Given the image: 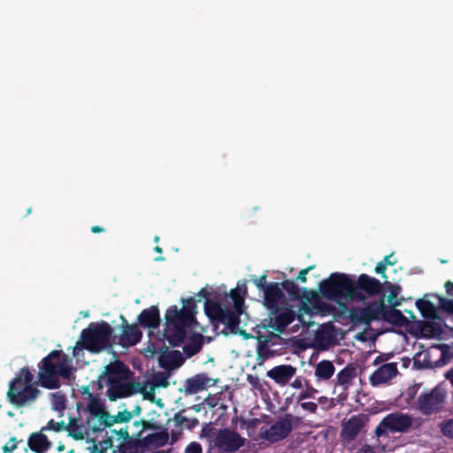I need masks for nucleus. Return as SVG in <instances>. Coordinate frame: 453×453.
<instances>
[{"label": "nucleus", "mask_w": 453, "mask_h": 453, "mask_svg": "<svg viewBox=\"0 0 453 453\" xmlns=\"http://www.w3.org/2000/svg\"><path fill=\"white\" fill-rule=\"evenodd\" d=\"M398 372L396 363H388L382 365L376 369L370 376V383L372 386H379L388 382L394 378Z\"/></svg>", "instance_id": "nucleus-21"}, {"label": "nucleus", "mask_w": 453, "mask_h": 453, "mask_svg": "<svg viewBox=\"0 0 453 453\" xmlns=\"http://www.w3.org/2000/svg\"><path fill=\"white\" fill-rule=\"evenodd\" d=\"M108 449L114 452V435L111 434L105 440L100 441L99 445L94 443L90 453H106Z\"/></svg>", "instance_id": "nucleus-36"}, {"label": "nucleus", "mask_w": 453, "mask_h": 453, "mask_svg": "<svg viewBox=\"0 0 453 453\" xmlns=\"http://www.w3.org/2000/svg\"><path fill=\"white\" fill-rule=\"evenodd\" d=\"M251 281L260 291L264 292V289L269 287V283L267 282V272H265L264 274L259 277L252 276Z\"/></svg>", "instance_id": "nucleus-45"}, {"label": "nucleus", "mask_w": 453, "mask_h": 453, "mask_svg": "<svg viewBox=\"0 0 453 453\" xmlns=\"http://www.w3.org/2000/svg\"><path fill=\"white\" fill-rule=\"evenodd\" d=\"M357 453H375V451L372 446L365 444L357 450Z\"/></svg>", "instance_id": "nucleus-60"}, {"label": "nucleus", "mask_w": 453, "mask_h": 453, "mask_svg": "<svg viewBox=\"0 0 453 453\" xmlns=\"http://www.w3.org/2000/svg\"><path fill=\"white\" fill-rule=\"evenodd\" d=\"M389 284V294L388 296V302L391 305V307H397L401 305V302L397 300V295L401 290V287L398 285Z\"/></svg>", "instance_id": "nucleus-42"}, {"label": "nucleus", "mask_w": 453, "mask_h": 453, "mask_svg": "<svg viewBox=\"0 0 453 453\" xmlns=\"http://www.w3.org/2000/svg\"><path fill=\"white\" fill-rule=\"evenodd\" d=\"M67 357L62 350H52L44 357L39 365V384L48 389L58 388L59 377L69 378L70 367L67 365Z\"/></svg>", "instance_id": "nucleus-2"}, {"label": "nucleus", "mask_w": 453, "mask_h": 453, "mask_svg": "<svg viewBox=\"0 0 453 453\" xmlns=\"http://www.w3.org/2000/svg\"><path fill=\"white\" fill-rule=\"evenodd\" d=\"M246 439L230 428H220L213 441V447L220 453H234L245 444Z\"/></svg>", "instance_id": "nucleus-12"}, {"label": "nucleus", "mask_w": 453, "mask_h": 453, "mask_svg": "<svg viewBox=\"0 0 453 453\" xmlns=\"http://www.w3.org/2000/svg\"><path fill=\"white\" fill-rule=\"evenodd\" d=\"M273 356V351L270 349L269 346H265L259 342H257V360L259 364L264 363L265 360Z\"/></svg>", "instance_id": "nucleus-38"}, {"label": "nucleus", "mask_w": 453, "mask_h": 453, "mask_svg": "<svg viewBox=\"0 0 453 453\" xmlns=\"http://www.w3.org/2000/svg\"><path fill=\"white\" fill-rule=\"evenodd\" d=\"M296 368L291 365H280L266 372L267 377L280 386H286L296 375Z\"/></svg>", "instance_id": "nucleus-20"}, {"label": "nucleus", "mask_w": 453, "mask_h": 453, "mask_svg": "<svg viewBox=\"0 0 453 453\" xmlns=\"http://www.w3.org/2000/svg\"><path fill=\"white\" fill-rule=\"evenodd\" d=\"M139 324L144 328L156 329L160 325V312L157 306L144 309L138 316Z\"/></svg>", "instance_id": "nucleus-25"}, {"label": "nucleus", "mask_w": 453, "mask_h": 453, "mask_svg": "<svg viewBox=\"0 0 453 453\" xmlns=\"http://www.w3.org/2000/svg\"><path fill=\"white\" fill-rule=\"evenodd\" d=\"M305 381L306 380L303 377L298 376L292 381L290 385L292 388L299 389L304 387Z\"/></svg>", "instance_id": "nucleus-58"}, {"label": "nucleus", "mask_w": 453, "mask_h": 453, "mask_svg": "<svg viewBox=\"0 0 453 453\" xmlns=\"http://www.w3.org/2000/svg\"><path fill=\"white\" fill-rule=\"evenodd\" d=\"M139 384L134 382H120L108 386L106 395L110 401H116L119 398L128 397L137 392Z\"/></svg>", "instance_id": "nucleus-22"}, {"label": "nucleus", "mask_w": 453, "mask_h": 453, "mask_svg": "<svg viewBox=\"0 0 453 453\" xmlns=\"http://www.w3.org/2000/svg\"><path fill=\"white\" fill-rule=\"evenodd\" d=\"M416 307L425 319H434L437 318L435 306L428 300L418 299Z\"/></svg>", "instance_id": "nucleus-34"}, {"label": "nucleus", "mask_w": 453, "mask_h": 453, "mask_svg": "<svg viewBox=\"0 0 453 453\" xmlns=\"http://www.w3.org/2000/svg\"><path fill=\"white\" fill-rule=\"evenodd\" d=\"M50 445L51 442L42 431L32 433L27 439V446L35 453H45Z\"/></svg>", "instance_id": "nucleus-26"}, {"label": "nucleus", "mask_w": 453, "mask_h": 453, "mask_svg": "<svg viewBox=\"0 0 453 453\" xmlns=\"http://www.w3.org/2000/svg\"><path fill=\"white\" fill-rule=\"evenodd\" d=\"M165 319L163 336L173 347L182 344L187 335V329L196 322L190 316L182 313L176 305H172L166 310Z\"/></svg>", "instance_id": "nucleus-5"}, {"label": "nucleus", "mask_w": 453, "mask_h": 453, "mask_svg": "<svg viewBox=\"0 0 453 453\" xmlns=\"http://www.w3.org/2000/svg\"><path fill=\"white\" fill-rule=\"evenodd\" d=\"M182 303L184 305L179 310L187 316H190L193 320L196 321L195 315L197 313V306L195 298L189 297L187 300L182 299Z\"/></svg>", "instance_id": "nucleus-37"}, {"label": "nucleus", "mask_w": 453, "mask_h": 453, "mask_svg": "<svg viewBox=\"0 0 453 453\" xmlns=\"http://www.w3.org/2000/svg\"><path fill=\"white\" fill-rule=\"evenodd\" d=\"M129 412L132 413V418L134 416H139L141 414V412H142V408H141L140 405H136L134 407V409L133 411H129Z\"/></svg>", "instance_id": "nucleus-63"}, {"label": "nucleus", "mask_w": 453, "mask_h": 453, "mask_svg": "<svg viewBox=\"0 0 453 453\" xmlns=\"http://www.w3.org/2000/svg\"><path fill=\"white\" fill-rule=\"evenodd\" d=\"M110 433L114 435V452L145 453L141 437H137L135 434L131 436L127 426L119 430L111 429Z\"/></svg>", "instance_id": "nucleus-13"}, {"label": "nucleus", "mask_w": 453, "mask_h": 453, "mask_svg": "<svg viewBox=\"0 0 453 453\" xmlns=\"http://www.w3.org/2000/svg\"><path fill=\"white\" fill-rule=\"evenodd\" d=\"M445 401L446 393L444 390L435 387L429 392L421 393L415 403L414 408L422 415L429 416L441 411Z\"/></svg>", "instance_id": "nucleus-9"}, {"label": "nucleus", "mask_w": 453, "mask_h": 453, "mask_svg": "<svg viewBox=\"0 0 453 453\" xmlns=\"http://www.w3.org/2000/svg\"><path fill=\"white\" fill-rule=\"evenodd\" d=\"M121 333L119 336L118 344L122 348L128 349L141 342L142 332L136 324H128L123 315H120Z\"/></svg>", "instance_id": "nucleus-16"}, {"label": "nucleus", "mask_w": 453, "mask_h": 453, "mask_svg": "<svg viewBox=\"0 0 453 453\" xmlns=\"http://www.w3.org/2000/svg\"><path fill=\"white\" fill-rule=\"evenodd\" d=\"M334 364L329 360H322L315 366V376L318 380H328L334 373Z\"/></svg>", "instance_id": "nucleus-31"}, {"label": "nucleus", "mask_w": 453, "mask_h": 453, "mask_svg": "<svg viewBox=\"0 0 453 453\" xmlns=\"http://www.w3.org/2000/svg\"><path fill=\"white\" fill-rule=\"evenodd\" d=\"M264 305L270 313L279 311L283 305H288V301L278 282H270L269 287L264 289Z\"/></svg>", "instance_id": "nucleus-15"}, {"label": "nucleus", "mask_w": 453, "mask_h": 453, "mask_svg": "<svg viewBox=\"0 0 453 453\" xmlns=\"http://www.w3.org/2000/svg\"><path fill=\"white\" fill-rule=\"evenodd\" d=\"M280 284V288H283L293 300L301 299V289L297 284L291 280H285Z\"/></svg>", "instance_id": "nucleus-35"}, {"label": "nucleus", "mask_w": 453, "mask_h": 453, "mask_svg": "<svg viewBox=\"0 0 453 453\" xmlns=\"http://www.w3.org/2000/svg\"><path fill=\"white\" fill-rule=\"evenodd\" d=\"M394 255V252H392L390 255L385 256L383 260L381 262L386 265H394L396 263V259L392 260V257Z\"/></svg>", "instance_id": "nucleus-59"}, {"label": "nucleus", "mask_w": 453, "mask_h": 453, "mask_svg": "<svg viewBox=\"0 0 453 453\" xmlns=\"http://www.w3.org/2000/svg\"><path fill=\"white\" fill-rule=\"evenodd\" d=\"M319 292L330 301L339 303L355 302V297L359 296L354 291V278L352 274L343 273H333L327 279L319 283Z\"/></svg>", "instance_id": "nucleus-4"}, {"label": "nucleus", "mask_w": 453, "mask_h": 453, "mask_svg": "<svg viewBox=\"0 0 453 453\" xmlns=\"http://www.w3.org/2000/svg\"><path fill=\"white\" fill-rule=\"evenodd\" d=\"M130 369L120 360L111 362L104 367V372L98 378V388H103V384L111 386L127 381L131 375Z\"/></svg>", "instance_id": "nucleus-14"}, {"label": "nucleus", "mask_w": 453, "mask_h": 453, "mask_svg": "<svg viewBox=\"0 0 453 453\" xmlns=\"http://www.w3.org/2000/svg\"><path fill=\"white\" fill-rule=\"evenodd\" d=\"M352 276L354 278V291L359 296L355 297V302L365 303L369 297L382 293L383 286L378 279L366 273H361L358 276L352 274Z\"/></svg>", "instance_id": "nucleus-11"}, {"label": "nucleus", "mask_w": 453, "mask_h": 453, "mask_svg": "<svg viewBox=\"0 0 453 453\" xmlns=\"http://www.w3.org/2000/svg\"><path fill=\"white\" fill-rule=\"evenodd\" d=\"M218 379L210 378L206 373H198L188 378L183 386V392L186 395L196 394L206 388L207 386H213Z\"/></svg>", "instance_id": "nucleus-18"}, {"label": "nucleus", "mask_w": 453, "mask_h": 453, "mask_svg": "<svg viewBox=\"0 0 453 453\" xmlns=\"http://www.w3.org/2000/svg\"><path fill=\"white\" fill-rule=\"evenodd\" d=\"M299 404H300V407L303 411H307L309 413H312V414L316 413L317 409H318V404L316 403H314V402H303V401H301L299 403Z\"/></svg>", "instance_id": "nucleus-52"}, {"label": "nucleus", "mask_w": 453, "mask_h": 453, "mask_svg": "<svg viewBox=\"0 0 453 453\" xmlns=\"http://www.w3.org/2000/svg\"><path fill=\"white\" fill-rule=\"evenodd\" d=\"M386 270H387V266L381 261L377 263L375 269H374L375 273L377 274L381 275L383 279H387Z\"/></svg>", "instance_id": "nucleus-57"}, {"label": "nucleus", "mask_w": 453, "mask_h": 453, "mask_svg": "<svg viewBox=\"0 0 453 453\" xmlns=\"http://www.w3.org/2000/svg\"><path fill=\"white\" fill-rule=\"evenodd\" d=\"M117 423H126L131 420L132 418V413H130L128 411H119L116 415Z\"/></svg>", "instance_id": "nucleus-55"}, {"label": "nucleus", "mask_w": 453, "mask_h": 453, "mask_svg": "<svg viewBox=\"0 0 453 453\" xmlns=\"http://www.w3.org/2000/svg\"><path fill=\"white\" fill-rule=\"evenodd\" d=\"M365 426L364 418L360 415H354L348 421L342 424L341 432L342 437L346 441H353Z\"/></svg>", "instance_id": "nucleus-23"}, {"label": "nucleus", "mask_w": 453, "mask_h": 453, "mask_svg": "<svg viewBox=\"0 0 453 453\" xmlns=\"http://www.w3.org/2000/svg\"><path fill=\"white\" fill-rule=\"evenodd\" d=\"M300 418L291 413L279 418L269 428L261 432V437L269 442H278L288 437L294 426H297Z\"/></svg>", "instance_id": "nucleus-10"}, {"label": "nucleus", "mask_w": 453, "mask_h": 453, "mask_svg": "<svg viewBox=\"0 0 453 453\" xmlns=\"http://www.w3.org/2000/svg\"><path fill=\"white\" fill-rule=\"evenodd\" d=\"M349 320L354 325L369 326L372 321L382 319L384 321L395 326H406L408 319L395 307L387 308L384 298L366 303L364 307H355L349 310Z\"/></svg>", "instance_id": "nucleus-1"}, {"label": "nucleus", "mask_w": 453, "mask_h": 453, "mask_svg": "<svg viewBox=\"0 0 453 453\" xmlns=\"http://www.w3.org/2000/svg\"><path fill=\"white\" fill-rule=\"evenodd\" d=\"M46 429L52 430L55 432H60V431L65 429V424L64 421L58 422V421H55L54 419H50L47 423V426L45 427L42 428V431L46 430Z\"/></svg>", "instance_id": "nucleus-48"}, {"label": "nucleus", "mask_w": 453, "mask_h": 453, "mask_svg": "<svg viewBox=\"0 0 453 453\" xmlns=\"http://www.w3.org/2000/svg\"><path fill=\"white\" fill-rule=\"evenodd\" d=\"M439 305H440V308L443 311L453 315V300L452 299L439 297Z\"/></svg>", "instance_id": "nucleus-49"}, {"label": "nucleus", "mask_w": 453, "mask_h": 453, "mask_svg": "<svg viewBox=\"0 0 453 453\" xmlns=\"http://www.w3.org/2000/svg\"><path fill=\"white\" fill-rule=\"evenodd\" d=\"M357 367L352 365H347L336 375V385L342 387L343 389H348L351 385V381L357 377Z\"/></svg>", "instance_id": "nucleus-29"}, {"label": "nucleus", "mask_w": 453, "mask_h": 453, "mask_svg": "<svg viewBox=\"0 0 453 453\" xmlns=\"http://www.w3.org/2000/svg\"><path fill=\"white\" fill-rule=\"evenodd\" d=\"M203 344V336L201 334H194L188 343L183 346V352L188 357H191L200 352Z\"/></svg>", "instance_id": "nucleus-30"}, {"label": "nucleus", "mask_w": 453, "mask_h": 453, "mask_svg": "<svg viewBox=\"0 0 453 453\" xmlns=\"http://www.w3.org/2000/svg\"><path fill=\"white\" fill-rule=\"evenodd\" d=\"M140 423H142V429L135 434V436L137 437H142L143 432L147 430L156 431L160 428L157 423L150 420L141 419Z\"/></svg>", "instance_id": "nucleus-46"}, {"label": "nucleus", "mask_w": 453, "mask_h": 453, "mask_svg": "<svg viewBox=\"0 0 453 453\" xmlns=\"http://www.w3.org/2000/svg\"><path fill=\"white\" fill-rule=\"evenodd\" d=\"M116 423V415H110L106 410L104 411V415H102L99 418H87V427L94 433L101 432L105 427H111Z\"/></svg>", "instance_id": "nucleus-28"}, {"label": "nucleus", "mask_w": 453, "mask_h": 453, "mask_svg": "<svg viewBox=\"0 0 453 453\" xmlns=\"http://www.w3.org/2000/svg\"><path fill=\"white\" fill-rule=\"evenodd\" d=\"M301 290L303 292V294H301V299H304L305 302L309 303L313 306L319 303V297L317 292L307 289L306 288H303Z\"/></svg>", "instance_id": "nucleus-43"}, {"label": "nucleus", "mask_w": 453, "mask_h": 453, "mask_svg": "<svg viewBox=\"0 0 453 453\" xmlns=\"http://www.w3.org/2000/svg\"><path fill=\"white\" fill-rule=\"evenodd\" d=\"M197 295H198V296L206 299V301L210 300L209 296L211 294H210L209 290H207L205 288H201Z\"/></svg>", "instance_id": "nucleus-62"}, {"label": "nucleus", "mask_w": 453, "mask_h": 453, "mask_svg": "<svg viewBox=\"0 0 453 453\" xmlns=\"http://www.w3.org/2000/svg\"><path fill=\"white\" fill-rule=\"evenodd\" d=\"M34 375L28 367H22L19 372L10 381L7 399L17 408L30 405L41 395V391L33 384Z\"/></svg>", "instance_id": "nucleus-3"}, {"label": "nucleus", "mask_w": 453, "mask_h": 453, "mask_svg": "<svg viewBox=\"0 0 453 453\" xmlns=\"http://www.w3.org/2000/svg\"><path fill=\"white\" fill-rule=\"evenodd\" d=\"M112 333V327L106 321L90 323L81 331V346L92 353H99L111 346Z\"/></svg>", "instance_id": "nucleus-6"}, {"label": "nucleus", "mask_w": 453, "mask_h": 453, "mask_svg": "<svg viewBox=\"0 0 453 453\" xmlns=\"http://www.w3.org/2000/svg\"><path fill=\"white\" fill-rule=\"evenodd\" d=\"M219 397L217 395H209L204 400L203 403L210 408H215L219 405Z\"/></svg>", "instance_id": "nucleus-54"}, {"label": "nucleus", "mask_w": 453, "mask_h": 453, "mask_svg": "<svg viewBox=\"0 0 453 453\" xmlns=\"http://www.w3.org/2000/svg\"><path fill=\"white\" fill-rule=\"evenodd\" d=\"M274 338H280V336L278 334H275L273 333H271L269 334H266V335H259L257 337V342L265 345V346H272L273 345L274 343L273 342V339Z\"/></svg>", "instance_id": "nucleus-50"}, {"label": "nucleus", "mask_w": 453, "mask_h": 453, "mask_svg": "<svg viewBox=\"0 0 453 453\" xmlns=\"http://www.w3.org/2000/svg\"><path fill=\"white\" fill-rule=\"evenodd\" d=\"M185 411V409L179 411L174 414L172 419L168 420V423L173 422V426L178 428L177 432L172 430L171 436L173 441L179 439L183 429L192 430L199 425V420L196 418H188L184 416Z\"/></svg>", "instance_id": "nucleus-19"}, {"label": "nucleus", "mask_w": 453, "mask_h": 453, "mask_svg": "<svg viewBox=\"0 0 453 453\" xmlns=\"http://www.w3.org/2000/svg\"><path fill=\"white\" fill-rule=\"evenodd\" d=\"M247 293V287L245 283L238 284L237 288L230 291V298L234 303V309L236 311L243 310L244 308V296Z\"/></svg>", "instance_id": "nucleus-33"}, {"label": "nucleus", "mask_w": 453, "mask_h": 453, "mask_svg": "<svg viewBox=\"0 0 453 453\" xmlns=\"http://www.w3.org/2000/svg\"><path fill=\"white\" fill-rule=\"evenodd\" d=\"M145 451L150 449H157L165 446L169 439V434L165 430L150 434L141 437Z\"/></svg>", "instance_id": "nucleus-27"}, {"label": "nucleus", "mask_w": 453, "mask_h": 453, "mask_svg": "<svg viewBox=\"0 0 453 453\" xmlns=\"http://www.w3.org/2000/svg\"><path fill=\"white\" fill-rule=\"evenodd\" d=\"M204 312L211 320L226 325L232 334H236L243 310L224 308L218 302L207 300L204 302Z\"/></svg>", "instance_id": "nucleus-8"}, {"label": "nucleus", "mask_w": 453, "mask_h": 453, "mask_svg": "<svg viewBox=\"0 0 453 453\" xmlns=\"http://www.w3.org/2000/svg\"><path fill=\"white\" fill-rule=\"evenodd\" d=\"M296 318L293 307L288 303L279 308V311L270 313L268 326L281 334Z\"/></svg>", "instance_id": "nucleus-17"}, {"label": "nucleus", "mask_w": 453, "mask_h": 453, "mask_svg": "<svg viewBox=\"0 0 453 453\" xmlns=\"http://www.w3.org/2000/svg\"><path fill=\"white\" fill-rule=\"evenodd\" d=\"M152 383L156 388H167L169 385L168 379L164 373H157L153 377Z\"/></svg>", "instance_id": "nucleus-47"}, {"label": "nucleus", "mask_w": 453, "mask_h": 453, "mask_svg": "<svg viewBox=\"0 0 453 453\" xmlns=\"http://www.w3.org/2000/svg\"><path fill=\"white\" fill-rule=\"evenodd\" d=\"M185 453H203V449L200 443L192 441L186 447Z\"/></svg>", "instance_id": "nucleus-53"}, {"label": "nucleus", "mask_w": 453, "mask_h": 453, "mask_svg": "<svg viewBox=\"0 0 453 453\" xmlns=\"http://www.w3.org/2000/svg\"><path fill=\"white\" fill-rule=\"evenodd\" d=\"M84 392L88 393L89 396L88 410L90 413V417L88 418H99L102 415H104V407L102 405L100 401L93 395V394L88 392V387L84 388Z\"/></svg>", "instance_id": "nucleus-32"}, {"label": "nucleus", "mask_w": 453, "mask_h": 453, "mask_svg": "<svg viewBox=\"0 0 453 453\" xmlns=\"http://www.w3.org/2000/svg\"><path fill=\"white\" fill-rule=\"evenodd\" d=\"M18 448V440L16 437H12L9 441L3 446L2 449L4 453H12Z\"/></svg>", "instance_id": "nucleus-51"}, {"label": "nucleus", "mask_w": 453, "mask_h": 453, "mask_svg": "<svg viewBox=\"0 0 453 453\" xmlns=\"http://www.w3.org/2000/svg\"><path fill=\"white\" fill-rule=\"evenodd\" d=\"M65 429L68 431V434L72 436L74 440L84 439L82 426H80L75 422H70V424L67 426H65Z\"/></svg>", "instance_id": "nucleus-40"}, {"label": "nucleus", "mask_w": 453, "mask_h": 453, "mask_svg": "<svg viewBox=\"0 0 453 453\" xmlns=\"http://www.w3.org/2000/svg\"><path fill=\"white\" fill-rule=\"evenodd\" d=\"M423 418L411 414L395 411L385 416L375 429L378 437L388 435V432L406 434L411 429H418L423 425Z\"/></svg>", "instance_id": "nucleus-7"}, {"label": "nucleus", "mask_w": 453, "mask_h": 453, "mask_svg": "<svg viewBox=\"0 0 453 453\" xmlns=\"http://www.w3.org/2000/svg\"><path fill=\"white\" fill-rule=\"evenodd\" d=\"M183 363L184 357L179 350H165L158 357L159 366L166 371L179 368Z\"/></svg>", "instance_id": "nucleus-24"}, {"label": "nucleus", "mask_w": 453, "mask_h": 453, "mask_svg": "<svg viewBox=\"0 0 453 453\" xmlns=\"http://www.w3.org/2000/svg\"><path fill=\"white\" fill-rule=\"evenodd\" d=\"M104 229L100 226H94L91 227V232L94 233V234H99V233H102L104 232Z\"/></svg>", "instance_id": "nucleus-64"}, {"label": "nucleus", "mask_w": 453, "mask_h": 453, "mask_svg": "<svg viewBox=\"0 0 453 453\" xmlns=\"http://www.w3.org/2000/svg\"><path fill=\"white\" fill-rule=\"evenodd\" d=\"M305 388L298 395L296 400L298 403L303 401L304 399H314L316 395L318 394V390L313 388L309 381H305L304 384Z\"/></svg>", "instance_id": "nucleus-41"}, {"label": "nucleus", "mask_w": 453, "mask_h": 453, "mask_svg": "<svg viewBox=\"0 0 453 453\" xmlns=\"http://www.w3.org/2000/svg\"><path fill=\"white\" fill-rule=\"evenodd\" d=\"M315 268V265H310L307 268L301 270L296 277V280L305 283L307 281V274L310 271Z\"/></svg>", "instance_id": "nucleus-56"}, {"label": "nucleus", "mask_w": 453, "mask_h": 453, "mask_svg": "<svg viewBox=\"0 0 453 453\" xmlns=\"http://www.w3.org/2000/svg\"><path fill=\"white\" fill-rule=\"evenodd\" d=\"M65 395L61 392L52 394V408L58 411H62L66 408Z\"/></svg>", "instance_id": "nucleus-39"}, {"label": "nucleus", "mask_w": 453, "mask_h": 453, "mask_svg": "<svg viewBox=\"0 0 453 453\" xmlns=\"http://www.w3.org/2000/svg\"><path fill=\"white\" fill-rule=\"evenodd\" d=\"M444 288L446 290V294L449 296H453V282L450 280L446 281L444 284Z\"/></svg>", "instance_id": "nucleus-61"}, {"label": "nucleus", "mask_w": 453, "mask_h": 453, "mask_svg": "<svg viewBox=\"0 0 453 453\" xmlns=\"http://www.w3.org/2000/svg\"><path fill=\"white\" fill-rule=\"evenodd\" d=\"M442 434L449 439H453V418L442 421L440 425Z\"/></svg>", "instance_id": "nucleus-44"}]
</instances>
